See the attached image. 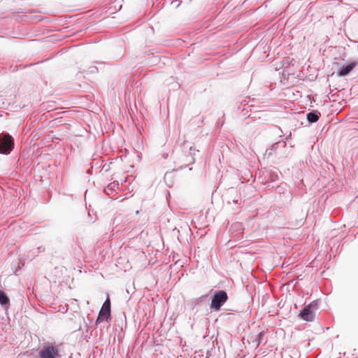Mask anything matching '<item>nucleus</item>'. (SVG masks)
<instances>
[{"instance_id": "f03ea898", "label": "nucleus", "mask_w": 358, "mask_h": 358, "mask_svg": "<svg viewBox=\"0 0 358 358\" xmlns=\"http://www.w3.org/2000/svg\"><path fill=\"white\" fill-rule=\"evenodd\" d=\"M318 309V304L316 301H313L308 306H306L301 312V318L308 322L313 321L316 312Z\"/></svg>"}, {"instance_id": "39448f33", "label": "nucleus", "mask_w": 358, "mask_h": 358, "mask_svg": "<svg viewBox=\"0 0 358 358\" xmlns=\"http://www.w3.org/2000/svg\"><path fill=\"white\" fill-rule=\"evenodd\" d=\"M38 355L41 358H55L58 355V350L52 346L45 345Z\"/></svg>"}, {"instance_id": "0eeeda50", "label": "nucleus", "mask_w": 358, "mask_h": 358, "mask_svg": "<svg viewBox=\"0 0 358 358\" xmlns=\"http://www.w3.org/2000/svg\"><path fill=\"white\" fill-rule=\"evenodd\" d=\"M355 66V63H351L346 66H343L342 69L339 71L338 75L341 76H344L348 74Z\"/></svg>"}, {"instance_id": "423d86ee", "label": "nucleus", "mask_w": 358, "mask_h": 358, "mask_svg": "<svg viewBox=\"0 0 358 358\" xmlns=\"http://www.w3.org/2000/svg\"><path fill=\"white\" fill-rule=\"evenodd\" d=\"M264 334H265V332L264 331H262L259 332L258 334V335L251 336L250 339H251V343H252L253 347L257 348L259 345Z\"/></svg>"}, {"instance_id": "1a4fd4ad", "label": "nucleus", "mask_w": 358, "mask_h": 358, "mask_svg": "<svg viewBox=\"0 0 358 358\" xmlns=\"http://www.w3.org/2000/svg\"><path fill=\"white\" fill-rule=\"evenodd\" d=\"M9 303V299L6 296V294L0 291V303L1 305H6Z\"/></svg>"}, {"instance_id": "f257e3e1", "label": "nucleus", "mask_w": 358, "mask_h": 358, "mask_svg": "<svg viewBox=\"0 0 358 358\" xmlns=\"http://www.w3.org/2000/svg\"><path fill=\"white\" fill-rule=\"evenodd\" d=\"M227 299L228 296L225 291L219 290L215 292L211 301L210 308L216 311L219 310Z\"/></svg>"}, {"instance_id": "7ed1b4c3", "label": "nucleus", "mask_w": 358, "mask_h": 358, "mask_svg": "<svg viewBox=\"0 0 358 358\" xmlns=\"http://www.w3.org/2000/svg\"><path fill=\"white\" fill-rule=\"evenodd\" d=\"M14 148V142L12 136L8 134L0 135V152L9 154Z\"/></svg>"}, {"instance_id": "20e7f679", "label": "nucleus", "mask_w": 358, "mask_h": 358, "mask_svg": "<svg viewBox=\"0 0 358 358\" xmlns=\"http://www.w3.org/2000/svg\"><path fill=\"white\" fill-rule=\"evenodd\" d=\"M110 316V300L108 297L103 303L96 320V322H102L107 320Z\"/></svg>"}, {"instance_id": "6e6552de", "label": "nucleus", "mask_w": 358, "mask_h": 358, "mask_svg": "<svg viewBox=\"0 0 358 358\" xmlns=\"http://www.w3.org/2000/svg\"><path fill=\"white\" fill-rule=\"evenodd\" d=\"M319 119V115L315 113H309L307 114V120L310 122H315Z\"/></svg>"}]
</instances>
